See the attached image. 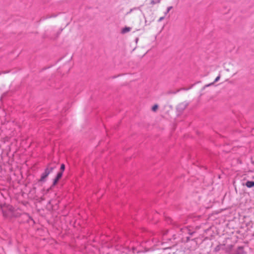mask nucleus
I'll return each instance as SVG.
<instances>
[{"label": "nucleus", "mask_w": 254, "mask_h": 254, "mask_svg": "<svg viewBox=\"0 0 254 254\" xmlns=\"http://www.w3.org/2000/svg\"><path fill=\"white\" fill-rule=\"evenodd\" d=\"M12 210V207L10 205H4L1 207V210L4 217L11 215Z\"/></svg>", "instance_id": "1"}, {"label": "nucleus", "mask_w": 254, "mask_h": 254, "mask_svg": "<svg viewBox=\"0 0 254 254\" xmlns=\"http://www.w3.org/2000/svg\"><path fill=\"white\" fill-rule=\"evenodd\" d=\"M187 106H188L187 103H186L185 102H182V103L179 104L177 106V109L179 112H182L186 108Z\"/></svg>", "instance_id": "2"}, {"label": "nucleus", "mask_w": 254, "mask_h": 254, "mask_svg": "<svg viewBox=\"0 0 254 254\" xmlns=\"http://www.w3.org/2000/svg\"><path fill=\"white\" fill-rule=\"evenodd\" d=\"M49 172L48 170H45L44 172L42 174L41 177L39 180L40 182H45L46 178L49 175Z\"/></svg>", "instance_id": "3"}, {"label": "nucleus", "mask_w": 254, "mask_h": 254, "mask_svg": "<svg viewBox=\"0 0 254 254\" xmlns=\"http://www.w3.org/2000/svg\"><path fill=\"white\" fill-rule=\"evenodd\" d=\"M56 168V165H53L52 163H49L46 170H49V174H50Z\"/></svg>", "instance_id": "4"}, {"label": "nucleus", "mask_w": 254, "mask_h": 254, "mask_svg": "<svg viewBox=\"0 0 254 254\" xmlns=\"http://www.w3.org/2000/svg\"><path fill=\"white\" fill-rule=\"evenodd\" d=\"M62 175H63L62 172H59L57 174V177L54 181V183H53L54 185H55L57 183V182H58L59 179H61V178L62 177Z\"/></svg>", "instance_id": "5"}, {"label": "nucleus", "mask_w": 254, "mask_h": 254, "mask_svg": "<svg viewBox=\"0 0 254 254\" xmlns=\"http://www.w3.org/2000/svg\"><path fill=\"white\" fill-rule=\"evenodd\" d=\"M220 75H218L217 77H216V78L215 79V80H214V82H212V83H209V84H208L205 85L203 87L202 89L203 90V89H204L206 87H209V86H211V85H213V84H214V83L215 82H217V81L220 79Z\"/></svg>", "instance_id": "6"}, {"label": "nucleus", "mask_w": 254, "mask_h": 254, "mask_svg": "<svg viewBox=\"0 0 254 254\" xmlns=\"http://www.w3.org/2000/svg\"><path fill=\"white\" fill-rule=\"evenodd\" d=\"M246 186L249 188H252L254 186V181H247L246 183Z\"/></svg>", "instance_id": "7"}, {"label": "nucleus", "mask_w": 254, "mask_h": 254, "mask_svg": "<svg viewBox=\"0 0 254 254\" xmlns=\"http://www.w3.org/2000/svg\"><path fill=\"white\" fill-rule=\"evenodd\" d=\"M131 30V28L129 27H126L125 28H123L122 30V34H125L129 31H130Z\"/></svg>", "instance_id": "8"}, {"label": "nucleus", "mask_w": 254, "mask_h": 254, "mask_svg": "<svg viewBox=\"0 0 254 254\" xmlns=\"http://www.w3.org/2000/svg\"><path fill=\"white\" fill-rule=\"evenodd\" d=\"M244 253V250L243 248L242 247H238L236 254H243Z\"/></svg>", "instance_id": "9"}, {"label": "nucleus", "mask_w": 254, "mask_h": 254, "mask_svg": "<svg viewBox=\"0 0 254 254\" xmlns=\"http://www.w3.org/2000/svg\"><path fill=\"white\" fill-rule=\"evenodd\" d=\"M161 1V0H151L150 3L152 5L159 3Z\"/></svg>", "instance_id": "10"}, {"label": "nucleus", "mask_w": 254, "mask_h": 254, "mask_svg": "<svg viewBox=\"0 0 254 254\" xmlns=\"http://www.w3.org/2000/svg\"><path fill=\"white\" fill-rule=\"evenodd\" d=\"M158 106L156 104V105H154L152 108V110L153 111V112H155L156 111V110L158 109Z\"/></svg>", "instance_id": "11"}, {"label": "nucleus", "mask_w": 254, "mask_h": 254, "mask_svg": "<svg viewBox=\"0 0 254 254\" xmlns=\"http://www.w3.org/2000/svg\"><path fill=\"white\" fill-rule=\"evenodd\" d=\"M136 9H140V7H134V8H133L132 9H130L129 10V11L127 12V14H128L130 13L133 10H136Z\"/></svg>", "instance_id": "12"}, {"label": "nucleus", "mask_w": 254, "mask_h": 254, "mask_svg": "<svg viewBox=\"0 0 254 254\" xmlns=\"http://www.w3.org/2000/svg\"><path fill=\"white\" fill-rule=\"evenodd\" d=\"M172 8L173 7L171 6L168 7L166 12H165V15H166L170 11V10L172 9Z\"/></svg>", "instance_id": "13"}, {"label": "nucleus", "mask_w": 254, "mask_h": 254, "mask_svg": "<svg viewBox=\"0 0 254 254\" xmlns=\"http://www.w3.org/2000/svg\"><path fill=\"white\" fill-rule=\"evenodd\" d=\"M65 169V166L64 164H62L61 166V172H63L64 170Z\"/></svg>", "instance_id": "14"}, {"label": "nucleus", "mask_w": 254, "mask_h": 254, "mask_svg": "<svg viewBox=\"0 0 254 254\" xmlns=\"http://www.w3.org/2000/svg\"><path fill=\"white\" fill-rule=\"evenodd\" d=\"M164 19V17L163 16V17H161L159 18V19H158V22H161L162 20H163Z\"/></svg>", "instance_id": "15"}, {"label": "nucleus", "mask_w": 254, "mask_h": 254, "mask_svg": "<svg viewBox=\"0 0 254 254\" xmlns=\"http://www.w3.org/2000/svg\"><path fill=\"white\" fill-rule=\"evenodd\" d=\"M52 163L53 165H54V163H55V162H54V163Z\"/></svg>", "instance_id": "16"}]
</instances>
